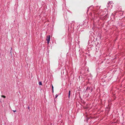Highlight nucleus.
<instances>
[{"instance_id": "nucleus-1", "label": "nucleus", "mask_w": 125, "mask_h": 125, "mask_svg": "<svg viewBox=\"0 0 125 125\" xmlns=\"http://www.w3.org/2000/svg\"><path fill=\"white\" fill-rule=\"evenodd\" d=\"M50 39V35L47 36V39H46V40L48 44H49V43Z\"/></svg>"}, {"instance_id": "nucleus-2", "label": "nucleus", "mask_w": 125, "mask_h": 125, "mask_svg": "<svg viewBox=\"0 0 125 125\" xmlns=\"http://www.w3.org/2000/svg\"><path fill=\"white\" fill-rule=\"evenodd\" d=\"M70 92L71 91H69V94H68V97L69 98L70 97Z\"/></svg>"}, {"instance_id": "nucleus-3", "label": "nucleus", "mask_w": 125, "mask_h": 125, "mask_svg": "<svg viewBox=\"0 0 125 125\" xmlns=\"http://www.w3.org/2000/svg\"><path fill=\"white\" fill-rule=\"evenodd\" d=\"M39 84L40 85H42V82H39Z\"/></svg>"}, {"instance_id": "nucleus-4", "label": "nucleus", "mask_w": 125, "mask_h": 125, "mask_svg": "<svg viewBox=\"0 0 125 125\" xmlns=\"http://www.w3.org/2000/svg\"><path fill=\"white\" fill-rule=\"evenodd\" d=\"M1 96L2 97H3L4 98H6V96H4L3 95H1Z\"/></svg>"}, {"instance_id": "nucleus-5", "label": "nucleus", "mask_w": 125, "mask_h": 125, "mask_svg": "<svg viewBox=\"0 0 125 125\" xmlns=\"http://www.w3.org/2000/svg\"><path fill=\"white\" fill-rule=\"evenodd\" d=\"M87 90H90V87H87Z\"/></svg>"}, {"instance_id": "nucleus-6", "label": "nucleus", "mask_w": 125, "mask_h": 125, "mask_svg": "<svg viewBox=\"0 0 125 125\" xmlns=\"http://www.w3.org/2000/svg\"><path fill=\"white\" fill-rule=\"evenodd\" d=\"M58 96V95H57V94H56V98H57V97Z\"/></svg>"}, {"instance_id": "nucleus-7", "label": "nucleus", "mask_w": 125, "mask_h": 125, "mask_svg": "<svg viewBox=\"0 0 125 125\" xmlns=\"http://www.w3.org/2000/svg\"><path fill=\"white\" fill-rule=\"evenodd\" d=\"M52 89L53 91V86H52Z\"/></svg>"}, {"instance_id": "nucleus-8", "label": "nucleus", "mask_w": 125, "mask_h": 125, "mask_svg": "<svg viewBox=\"0 0 125 125\" xmlns=\"http://www.w3.org/2000/svg\"><path fill=\"white\" fill-rule=\"evenodd\" d=\"M28 109H30V107L29 106H28Z\"/></svg>"}, {"instance_id": "nucleus-9", "label": "nucleus", "mask_w": 125, "mask_h": 125, "mask_svg": "<svg viewBox=\"0 0 125 125\" xmlns=\"http://www.w3.org/2000/svg\"><path fill=\"white\" fill-rule=\"evenodd\" d=\"M13 111L14 112H16V110H13Z\"/></svg>"}]
</instances>
